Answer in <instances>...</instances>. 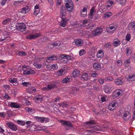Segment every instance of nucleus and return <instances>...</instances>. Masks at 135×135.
<instances>
[{
  "instance_id": "nucleus-1",
  "label": "nucleus",
  "mask_w": 135,
  "mask_h": 135,
  "mask_svg": "<svg viewBox=\"0 0 135 135\" xmlns=\"http://www.w3.org/2000/svg\"><path fill=\"white\" fill-rule=\"evenodd\" d=\"M96 123V121L93 120H90L88 122H85L84 123V127L89 128V130H86L87 132L92 133L97 131H105L107 130V126L102 124H98L97 126H94L93 125Z\"/></svg>"
},
{
  "instance_id": "nucleus-2",
  "label": "nucleus",
  "mask_w": 135,
  "mask_h": 135,
  "mask_svg": "<svg viewBox=\"0 0 135 135\" xmlns=\"http://www.w3.org/2000/svg\"><path fill=\"white\" fill-rule=\"evenodd\" d=\"M22 69L23 71V74H25L28 75L35 73L34 71L31 69L30 67L23 66Z\"/></svg>"
},
{
  "instance_id": "nucleus-3",
  "label": "nucleus",
  "mask_w": 135,
  "mask_h": 135,
  "mask_svg": "<svg viewBox=\"0 0 135 135\" xmlns=\"http://www.w3.org/2000/svg\"><path fill=\"white\" fill-rule=\"evenodd\" d=\"M16 29L21 31H24L26 29L25 24L23 23H16Z\"/></svg>"
},
{
  "instance_id": "nucleus-4",
  "label": "nucleus",
  "mask_w": 135,
  "mask_h": 135,
  "mask_svg": "<svg viewBox=\"0 0 135 135\" xmlns=\"http://www.w3.org/2000/svg\"><path fill=\"white\" fill-rule=\"evenodd\" d=\"M113 89L112 85L111 83L107 84L104 88V90L105 92L108 94L112 92Z\"/></svg>"
},
{
  "instance_id": "nucleus-5",
  "label": "nucleus",
  "mask_w": 135,
  "mask_h": 135,
  "mask_svg": "<svg viewBox=\"0 0 135 135\" xmlns=\"http://www.w3.org/2000/svg\"><path fill=\"white\" fill-rule=\"evenodd\" d=\"M36 120L38 122L43 123H46L48 122L50 119L47 118L36 116L35 117Z\"/></svg>"
},
{
  "instance_id": "nucleus-6",
  "label": "nucleus",
  "mask_w": 135,
  "mask_h": 135,
  "mask_svg": "<svg viewBox=\"0 0 135 135\" xmlns=\"http://www.w3.org/2000/svg\"><path fill=\"white\" fill-rule=\"evenodd\" d=\"M6 126L10 128V129L14 131L18 130L17 126L12 122H9L6 123Z\"/></svg>"
},
{
  "instance_id": "nucleus-7",
  "label": "nucleus",
  "mask_w": 135,
  "mask_h": 135,
  "mask_svg": "<svg viewBox=\"0 0 135 135\" xmlns=\"http://www.w3.org/2000/svg\"><path fill=\"white\" fill-rule=\"evenodd\" d=\"M65 6L69 11H71L73 10L74 6L73 2L71 0H69L68 1V2L65 4Z\"/></svg>"
},
{
  "instance_id": "nucleus-8",
  "label": "nucleus",
  "mask_w": 135,
  "mask_h": 135,
  "mask_svg": "<svg viewBox=\"0 0 135 135\" xmlns=\"http://www.w3.org/2000/svg\"><path fill=\"white\" fill-rule=\"evenodd\" d=\"M61 59L62 60L64 63H67L68 60H70L71 59V56L69 55L66 54H62L60 55Z\"/></svg>"
},
{
  "instance_id": "nucleus-9",
  "label": "nucleus",
  "mask_w": 135,
  "mask_h": 135,
  "mask_svg": "<svg viewBox=\"0 0 135 135\" xmlns=\"http://www.w3.org/2000/svg\"><path fill=\"white\" fill-rule=\"evenodd\" d=\"M123 91L122 90L117 89L114 91L112 95L116 97H118L120 95H121L123 93Z\"/></svg>"
},
{
  "instance_id": "nucleus-10",
  "label": "nucleus",
  "mask_w": 135,
  "mask_h": 135,
  "mask_svg": "<svg viewBox=\"0 0 135 135\" xmlns=\"http://www.w3.org/2000/svg\"><path fill=\"white\" fill-rule=\"evenodd\" d=\"M99 28H100L99 27ZM103 32L102 29L99 27H97L96 29L94 30L92 32V35L94 36L99 35Z\"/></svg>"
},
{
  "instance_id": "nucleus-11",
  "label": "nucleus",
  "mask_w": 135,
  "mask_h": 135,
  "mask_svg": "<svg viewBox=\"0 0 135 135\" xmlns=\"http://www.w3.org/2000/svg\"><path fill=\"white\" fill-rule=\"evenodd\" d=\"M107 32L111 34L116 30V28L113 26H109L106 28Z\"/></svg>"
},
{
  "instance_id": "nucleus-12",
  "label": "nucleus",
  "mask_w": 135,
  "mask_h": 135,
  "mask_svg": "<svg viewBox=\"0 0 135 135\" xmlns=\"http://www.w3.org/2000/svg\"><path fill=\"white\" fill-rule=\"evenodd\" d=\"M60 122L62 124L65 125L67 126H69L71 128H73V125L69 121L61 120L60 121Z\"/></svg>"
},
{
  "instance_id": "nucleus-13",
  "label": "nucleus",
  "mask_w": 135,
  "mask_h": 135,
  "mask_svg": "<svg viewBox=\"0 0 135 135\" xmlns=\"http://www.w3.org/2000/svg\"><path fill=\"white\" fill-rule=\"evenodd\" d=\"M124 80L120 78H117L115 80L114 82L118 85H122L124 83Z\"/></svg>"
},
{
  "instance_id": "nucleus-14",
  "label": "nucleus",
  "mask_w": 135,
  "mask_h": 135,
  "mask_svg": "<svg viewBox=\"0 0 135 135\" xmlns=\"http://www.w3.org/2000/svg\"><path fill=\"white\" fill-rule=\"evenodd\" d=\"M40 34L39 33H36L32 35H29L26 37L27 39H34L40 36Z\"/></svg>"
},
{
  "instance_id": "nucleus-15",
  "label": "nucleus",
  "mask_w": 135,
  "mask_h": 135,
  "mask_svg": "<svg viewBox=\"0 0 135 135\" xmlns=\"http://www.w3.org/2000/svg\"><path fill=\"white\" fill-rule=\"evenodd\" d=\"M60 22V26L62 27H65L67 25L68 20L66 18H62Z\"/></svg>"
},
{
  "instance_id": "nucleus-16",
  "label": "nucleus",
  "mask_w": 135,
  "mask_h": 135,
  "mask_svg": "<svg viewBox=\"0 0 135 135\" xmlns=\"http://www.w3.org/2000/svg\"><path fill=\"white\" fill-rule=\"evenodd\" d=\"M115 105V102H112L111 103L109 104L107 108L110 111H112L115 109L114 107Z\"/></svg>"
},
{
  "instance_id": "nucleus-17",
  "label": "nucleus",
  "mask_w": 135,
  "mask_h": 135,
  "mask_svg": "<svg viewBox=\"0 0 135 135\" xmlns=\"http://www.w3.org/2000/svg\"><path fill=\"white\" fill-rule=\"evenodd\" d=\"M8 105L11 107L16 108H19L20 106L19 104L12 102H10L8 103Z\"/></svg>"
},
{
  "instance_id": "nucleus-18",
  "label": "nucleus",
  "mask_w": 135,
  "mask_h": 135,
  "mask_svg": "<svg viewBox=\"0 0 135 135\" xmlns=\"http://www.w3.org/2000/svg\"><path fill=\"white\" fill-rule=\"evenodd\" d=\"M89 73L83 72L82 75L81 80H87L90 78Z\"/></svg>"
},
{
  "instance_id": "nucleus-19",
  "label": "nucleus",
  "mask_w": 135,
  "mask_h": 135,
  "mask_svg": "<svg viewBox=\"0 0 135 135\" xmlns=\"http://www.w3.org/2000/svg\"><path fill=\"white\" fill-rule=\"evenodd\" d=\"M57 59V57L55 55L47 57L46 60V61L47 63H49L51 61L56 60Z\"/></svg>"
},
{
  "instance_id": "nucleus-20",
  "label": "nucleus",
  "mask_w": 135,
  "mask_h": 135,
  "mask_svg": "<svg viewBox=\"0 0 135 135\" xmlns=\"http://www.w3.org/2000/svg\"><path fill=\"white\" fill-rule=\"evenodd\" d=\"M9 81L10 83H12L14 85L17 86L18 84L17 79L15 78H11L9 79Z\"/></svg>"
},
{
  "instance_id": "nucleus-21",
  "label": "nucleus",
  "mask_w": 135,
  "mask_h": 135,
  "mask_svg": "<svg viewBox=\"0 0 135 135\" xmlns=\"http://www.w3.org/2000/svg\"><path fill=\"white\" fill-rule=\"evenodd\" d=\"M75 43L77 46H82L83 44V40L79 38L75 40Z\"/></svg>"
},
{
  "instance_id": "nucleus-22",
  "label": "nucleus",
  "mask_w": 135,
  "mask_h": 135,
  "mask_svg": "<svg viewBox=\"0 0 135 135\" xmlns=\"http://www.w3.org/2000/svg\"><path fill=\"white\" fill-rule=\"evenodd\" d=\"M134 74H130L126 76V78L129 81H133L135 80Z\"/></svg>"
},
{
  "instance_id": "nucleus-23",
  "label": "nucleus",
  "mask_w": 135,
  "mask_h": 135,
  "mask_svg": "<svg viewBox=\"0 0 135 135\" xmlns=\"http://www.w3.org/2000/svg\"><path fill=\"white\" fill-rule=\"evenodd\" d=\"M56 85L55 84H51L48 85L47 87H45L44 88V89L45 90H47L48 89L49 90H51L52 89L54 88L56 86Z\"/></svg>"
},
{
  "instance_id": "nucleus-24",
  "label": "nucleus",
  "mask_w": 135,
  "mask_h": 135,
  "mask_svg": "<svg viewBox=\"0 0 135 135\" xmlns=\"http://www.w3.org/2000/svg\"><path fill=\"white\" fill-rule=\"evenodd\" d=\"M104 52L103 50H100L98 51L97 52L96 56L98 58H101L104 55Z\"/></svg>"
},
{
  "instance_id": "nucleus-25",
  "label": "nucleus",
  "mask_w": 135,
  "mask_h": 135,
  "mask_svg": "<svg viewBox=\"0 0 135 135\" xmlns=\"http://www.w3.org/2000/svg\"><path fill=\"white\" fill-rule=\"evenodd\" d=\"M69 104V103L68 102H64L59 103L58 105L60 107L62 108H67L68 107Z\"/></svg>"
},
{
  "instance_id": "nucleus-26",
  "label": "nucleus",
  "mask_w": 135,
  "mask_h": 135,
  "mask_svg": "<svg viewBox=\"0 0 135 135\" xmlns=\"http://www.w3.org/2000/svg\"><path fill=\"white\" fill-rule=\"evenodd\" d=\"M66 14V11L65 8L64 7H63L62 6H61V8L60 15L61 17V18H64Z\"/></svg>"
},
{
  "instance_id": "nucleus-27",
  "label": "nucleus",
  "mask_w": 135,
  "mask_h": 135,
  "mask_svg": "<svg viewBox=\"0 0 135 135\" xmlns=\"http://www.w3.org/2000/svg\"><path fill=\"white\" fill-rule=\"evenodd\" d=\"M25 109L27 112L30 113L32 114L35 112V110L33 108L27 107H26Z\"/></svg>"
},
{
  "instance_id": "nucleus-28",
  "label": "nucleus",
  "mask_w": 135,
  "mask_h": 135,
  "mask_svg": "<svg viewBox=\"0 0 135 135\" xmlns=\"http://www.w3.org/2000/svg\"><path fill=\"white\" fill-rule=\"evenodd\" d=\"M120 44V42L118 38H116L114 40L113 45L115 46H118Z\"/></svg>"
},
{
  "instance_id": "nucleus-29",
  "label": "nucleus",
  "mask_w": 135,
  "mask_h": 135,
  "mask_svg": "<svg viewBox=\"0 0 135 135\" xmlns=\"http://www.w3.org/2000/svg\"><path fill=\"white\" fill-rule=\"evenodd\" d=\"M35 100L38 103H41L42 102L43 100V97L41 95H39L36 96L35 98Z\"/></svg>"
},
{
  "instance_id": "nucleus-30",
  "label": "nucleus",
  "mask_w": 135,
  "mask_h": 135,
  "mask_svg": "<svg viewBox=\"0 0 135 135\" xmlns=\"http://www.w3.org/2000/svg\"><path fill=\"white\" fill-rule=\"evenodd\" d=\"M93 67L94 69L99 70L100 69L101 66L100 64L95 63L93 65Z\"/></svg>"
},
{
  "instance_id": "nucleus-31",
  "label": "nucleus",
  "mask_w": 135,
  "mask_h": 135,
  "mask_svg": "<svg viewBox=\"0 0 135 135\" xmlns=\"http://www.w3.org/2000/svg\"><path fill=\"white\" fill-rule=\"evenodd\" d=\"M28 9V7L27 6H26L25 7L22 8V9L20 10L18 12L22 13L25 14L26 12V11Z\"/></svg>"
},
{
  "instance_id": "nucleus-32",
  "label": "nucleus",
  "mask_w": 135,
  "mask_h": 135,
  "mask_svg": "<svg viewBox=\"0 0 135 135\" xmlns=\"http://www.w3.org/2000/svg\"><path fill=\"white\" fill-rule=\"evenodd\" d=\"M135 27V22H131L128 25V29L131 30L133 28Z\"/></svg>"
},
{
  "instance_id": "nucleus-33",
  "label": "nucleus",
  "mask_w": 135,
  "mask_h": 135,
  "mask_svg": "<svg viewBox=\"0 0 135 135\" xmlns=\"http://www.w3.org/2000/svg\"><path fill=\"white\" fill-rule=\"evenodd\" d=\"M80 73V71L79 70H75L73 72V77L75 78L78 76Z\"/></svg>"
},
{
  "instance_id": "nucleus-34",
  "label": "nucleus",
  "mask_w": 135,
  "mask_h": 135,
  "mask_svg": "<svg viewBox=\"0 0 135 135\" xmlns=\"http://www.w3.org/2000/svg\"><path fill=\"white\" fill-rule=\"evenodd\" d=\"M11 20V18H8L4 20L2 22V23L4 25H6L10 22Z\"/></svg>"
},
{
  "instance_id": "nucleus-35",
  "label": "nucleus",
  "mask_w": 135,
  "mask_h": 135,
  "mask_svg": "<svg viewBox=\"0 0 135 135\" xmlns=\"http://www.w3.org/2000/svg\"><path fill=\"white\" fill-rule=\"evenodd\" d=\"M64 71V70L63 69H61L55 73L56 75L57 76H61L63 75V73Z\"/></svg>"
},
{
  "instance_id": "nucleus-36",
  "label": "nucleus",
  "mask_w": 135,
  "mask_h": 135,
  "mask_svg": "<svg viewBox=\"0 0 135 135\" xmlns=\"http://www.w3.org/2000/svg\"><path fill=\"white\" fill-rule=\"evenodd\" d=\"M89 75H90V78L91 77L94 78L96 77V76L98 75V74L94 71H91L89 74Z\"/></svg>"
},
{
  "instance_id": "nucleus-37",
  "label": "nucleus",
  "mask_w": 135,
  "mask_h": 135,
  "mask_svg": "<svg viewBox=\"0 0 135 135\" xmlns=\"http://www.w3.org/2000/svg\"><path fill=\"white\" fill-rule=\"evenodd\" d=\"M10 38L8 36L4 37L3 38L2 37H1L0 38V41H2L5 40H7V41H9L10 40Z\"/></svg>"
},
{
  "instance_id": "nucleus-38",
  "label": "nucleus",
  "mask_w": 135,
  "mask_h": 135,
  "mask_svg": "<svg viewBox=\"0 0 135 135\" xmlns=\"http://www.w3.org/2000/svg\"><path fill=\"white\" fill-rule=\"evenodd\" d=\"M127 0H117V2H118L121 5H124L127 1Z\"/></svg>"
},
{
  "instance_id": "nucleus-39",
  "label": "nucleus",
  "mask_w": 135,
  "mask_h": 135,
  "mask_svg": "<svg viewBox=\"0 0 135 135\" xmlns=\"http://www.w3.org/2000/svg\"><path fill=\"white\" fill-rule=\"evenodd\" d=\"M94 10L95 9L94 7H92L90 9V13L89 16V18L90 17V18H91L93 17V13L94 12Z\"/></svg>"
},
{
  "instance_id": "nucleus-40",
  "label": "nucleus",
  "mask_w": 135,
  "mask_h": 135,
  "mask_svg": "<svg viewBox=\"0 0 135 135\" xmlns=\"http://www.w3.org/2000/svg\"><path fill=\"white\" fill-rule=\"evenodd\" d=\"M124 119L126 121L128 120L130 118V117H127L128 116L127 112H126L124 113L123 115Z\"/></svg>"
},
{
  "instance_id": "nucleus-41",
  "label": "nucleus",
  "mask_w": 135,
  "mask_h": 135,
  "mask_svg": "<svg viewBox=\"0 0 135 135\" xmlns=\"http://www.w3.org/2000/svg\"><path fill=\"white\" fill-rule=\"evenodd\" d=\"M79 89L76 87H73L72 88V93L74 94H76L77 91H79Z\"/></svg>"
},
{
  "instance_id": "nucleus-42",
  "label": "nucleus",
  "mask_w": 135,
  "mask_h": 135,
  "mask_svg": "<svg viewBox=\"0 0 135 135\" xmlns=\"http://www.w3.org/2000/svg\"><path fill=\"white\" fill-rule=\"evenodd\" d=\"M98 81L100 84H103L105 82L106 79L100 78L99 79Z\"/></svg>"
},
{
  "instance_id": "nucleus-43",
  "label": "nucleus",
  "mask_w": 135,
  "mask_h": 135,
  "mask_svg": "<svg viewBox=\"0 0 135 135\" xmlns=\"http://www.w3.org/2000/svg\"><path fill=\"white\" fill-rule=\"evenodd\" d=\"M33 65L36 68L38 69H40L41 68V64H38L36 62H35L34 63Z\"/></svg>"
},
{
  "instance_id": "nucleus-44",
  "label": "nucleus",
  "mask_w": 135,
  "mask_h": 135,
  "mask_svg": "<svg viewBox=\"0 0 135 135\" xmlns=\"http://www.w3.org/2000/svg\"><path fill=\"white\" fill-rule=\"evenodd\" d=\"M130 62V60L129 59L126 60L124 62V65L126 66H129Z\"/></svg>"
},
{
  "instance_id": "nucleus-45",
  "label": "nucleus",
  "mask_w": 135,
  "mask_h": 135,
  "mask_svg": "<svg viewBox=\"0 0 135 135\" xmlns=\"http://www.w3.org/2000/svg\"><path fill=\"white\" fill-rule=\"evenodd\" d=\"M17 123L18 124L20 125H21L22 126H24L25 124V122L22 120H17Z\"/></svg>"
},
{
  "instance_id": "nucleus-46",
  "label": "nucleus",
  "mask_w": 135,
  "mask_h": 135,
  "mask_svg": "<svg viewBox=\"0 0 135 135\" xmlns=\"http://www.w3.org/2000/svg\"><path fill=\"white\" fill-rule=\"evenodd\" d=\"M104 17L107 18L111 16L112 13L111 12H107L104 14Z\"/></svg>"
},
{
  "instance_id": "nucleus-47",
  "label": "nucleus",
  "mask_w": 135,
  "mask_h": 135,
  "mask_svg": "<svg viewBox=\"0 0 135 135\" xmlns=\"http://www.w3.org/2000/svg\"><path fill=\"white\" fill-rule=\"evenodd\" d=\"M86 51L85 50L82 49L80 50L79 51V55L80 56H82L85 54Z\"/></svg>"
},
{
  "instance_id": "nucleus-48",
  "label": "nucleus",
  "mask_w": 135,
  "mask_h": 135,
  "mask_svg": "<svg viewBox=\"0 0 135 135\" xmlns=\"http://www.w3.org/2000/svg\"><path fill=\"white\" fill-rule=\"evenodd\" d=\"M53 70H56L58 68V66L57 64H54L51 65L50 67Z\"/></svg>"
},
{
  "instance_id": "nucleus-49",
  "label": "nucleus",
  "mask_w": 135,
  "mask_h": 135,
  "mask_svg": "<svg viewBox=\"0 0 135 135\" xmlns=\"http://www.w3.org/2000/svg\"><path fill=\"white\" fill-rule=\"evenodd\" d=\"M126 53L127 55L130 54L132 53V51L129 47H127L126 49Z\"/></svg>"
},
{
  "instance_id": "nucleus-50",
  "label": "nucleus",
  "mask_w": 135,
  "mask_h": 135,
  "mask_svg": "<svg viewBox=\"0 0 135 135\" xmlns=\"http://www.w3.org/2000/svg\"><path fill=\"white\" fill-rule=\"evenodd\" d=\"M22 84L25 86H27L31 85V83H30L29 82H22Z\"/></svg>"
},
{
  "instance_id": "nucleus-51",
  "label": "nucleus",
  "mask_w": 135,
  "mask_h": 135,
  "mask_svg": "<svg viewBox=\"0 0 135 135\" xmlns=\"http://www.w3.org/2000/svg\"><path fill=\"white\" fill-rule=\"evenodd\" d=\"M105 79L106 81L109 82L113 81L114 78L111 76H109L107 77Z\"/></svg>"
},
{
  "instance_id": "nucleus-52",
  "label": "nucleus",
  "mask_w": 135,
  "mask_h": 135,
  "mask_svg": "<svg viewBox=\"0 0 135 135\" xmlns=\"http://www.w3.org/2000/svg\"><path fill=\"white\" fill-rule=\"evenodd\" d=\"M70 81V79L68 78H64L62 81V82L63 83H66Z\"/></svg>"
},
{
  "instance_id": "nucleus-53",
  "label": "nucleus",
  "mask_w": 135,
  "mask_h": 135,
  "mask_svg": "<svg viewBox=\"0 0 135 135\" xmlns=\"http://www.w3.org/2000/svg\"><path fill=\"white\" fill-rule=\"evenodd\" d=\"M61 44L60 42L59 41H56L53 42L52 44V45L54 46H59Z\"/></svg>"
},
{
  "instance_id": "nucleus-54",
  "label": "nucleus",
  "mask_w": 135,
  "mask_h": 135,
  "mask_svg": "<svg viewBox=\"0 0 135 135\" xmlns=\"http://www.w3.org/2000/svg\"><path fill=\"white\" fill-rule=\"evenodd\" d=\"M111 132L114 133L116 135H119V134H118V131L114 129H112L111 130Z\"/></svg>"
},
{
  "instance_id": "nucleus-55",
  "label": "nucleus",
  "mask_w": 135,
  "mask_h": 135,
  "mask_svg": "<svg viewBox=\"0 0 135 135\" xmlns=\"http://www.w3.org/2000/svg\"><path fill=\"white\" fill-rule=\"evenodd\" d=\"M19 55L20 56H25L26 55V53L24 51H19L18 53Z\"/></svg>"
},
{
  "instance_id": "nucleus-56",
  "label": "nucleus",
  "mask_w": 135,
  "mask_h": 135,
  "mask_svg": "<svg viewBox=\"0 0 135 135\" xmlns=\"http://www.w3.org/2000/svg\"><path fill=\"white\" fill-rule=\"evenodd\" d=\"M131 36L129 34H127L126 37V40L127 41H129L131 39Z\"/></svg>"
},
{
  "instance_id": "nucleus-57",
  "label": "nucleus",
  "mask_w": 135,
  "mask_h": 135,
  "mask_svg": "<svg viewBox=\"0 0 135 135\" xmlns=\"http://www.w3.org/2000/svg\"><path fill=\"white\" fill-rule=\"evenodd\" d=\"M3 87L7 90H9L10 88V86L8 85H4L3 86Z\"/></svg>"
},
{
  "instance_id": "nucleus-58",
  "label": "nucleus",
  "mask_w": 135,
  "mask_h": 135,
  "mask_svg": "<svg viewBox=\"0 0 135 135\" xmlns=\"http://www.w3.org/2000/svg\"><path fill=\"white\" fill-rule=\"evenodd\" d=\"M111 45L112 44L110 42L104 45V47L105 48H107L110 47Z\"/></svg>"
},
{
  "instance_id": "nucleus-59",
  "label": "nucleus",
  "mask_w": 135,
  "mask_h": 135,
  "mask_svg": "<svg viewBox=\"0 0 135 135\" xmlns=\"http://www.w3.org/2000/svg\"><path fill=\"white\" fill-rule=\"evenodd\" d=\"M117 64L118 66H120L122 65V63L120 60H118L117 61Z\"/></svg>"
},
{
  "instance_id": "nucleus-60",
  "label": "nucleus",
  "mask_w": 135,
  "mask_h": 135,
  "mask_svg": "<svg viewBox=\"0 0 135 135\" xmlns=\"http://www.w3.org/2000/svg\"><path fill=\"white\" fill-rule=\"evenodd\" d=\"M3 98L4 99H8L10 98L11 97L10 96H9L8 94L7 93H5V95L3 97Z\"/></svg>"
},
{
  "instance_id": "nucleus-61",
  "label": "nucleus",
  "mask_w": 135,
  "mask_h": 135,
  "mask_svg": "<svg viewBox=\"0 0 135 135\" xmlns=\"http://www.w3.org/2000/svg\"><path fill=\"white\" fill-rule=\"evenodd\" d=\"M40 10L35 9L34 14L35 16L37 15L40 13Z\"/></svg>"
},
{
  "instance_id": "nucleus-62",
  "label": "nucleus",
  "mask_w": 135,
  "mask_h": 135,
  "mask_svg": "<svg viewBox=\"0 0 135 135\" xmlns=\"http://www.w3.org/2000/svg\"><path fill=\"white\" fill-rule=\"evenodd\" d=\"M80 13L82 17H84L86 16L87 14V12H81Z\"/></svg>"
},
{
  "instance_id": "nucleus-63",
  "label": "nucleus",
  "mask_w": 135,
  "mask_h": 135,
  "mask_svg": "<svg viewBox=\"0 0 135 135\" xmlns=\"http://www.w3.org/2000/svg\"><path fill=\"white\" fill-rule=\"evenodd\" d=\"M4 112H0V116L3 118H4L6 116V114Z\"/></svg>"
},
{
  "instance_id": "nucleus-64",
  "label": "nucleus",
  "mask_w": 135,
  "mask_h": 135,
  "mask_svg": "<svg viewBox=\"0 0 135 135\" xmlns=\"http://www.w3.org/2000/svg\"><path fill=\"white\" fill-rule=\"evenodd\" d=\"M30 90L32 92H34L36 91V89L34 87H31L30 88Z\"/></svg>"
}]
</instances>
